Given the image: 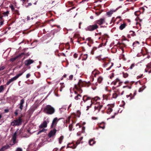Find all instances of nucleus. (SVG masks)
Returning <instances> with one entry per match:
<instances>
[{
	"label": "nucleus",
	"instance_id": "nucleus-1",
	"mask_svg": "<svg viewBox=\"0 0 151 151\" xmlns=\"http://www.w3.org/2000/svg\"><path fill=\"white\" fill-rule=\"evenodd\" d=\"M44 111L45 113L51 114L55 112V109L53 108L50 105H48L44 109Z\"/></svg>",
	"mask_w": 151,
	"mask_h": 151
},
{
	"label": "nucleus",
	"instance_id": "nucleus-2",
	"mask_svg": "<svg viewBox=\"0 0 151 151\" xmlns=\"http://www.w3.org/2000/svg\"><path fill=\"white\" fill-rule=\"evenodd\" d=\"M22 121L20 117L16 120H14L11 122V124L13 126H18L21 124Z\"/></svg>",
	"mask_w": 151,
	"mask_h": 151
},
{
	"label": "nucleus",
	"instance_id": "nucleus-3",
	"mask_svg": "<svg viewBox=\"0 0 151 151\" xmlns=\"http://www.w3.org/2000/svg\"><path fill=\"white\" fill-rule=\"evenodd\" d=\"M23 73H24V72H23L22 73H19V74L11 78V79H10L9 80V81H8L7 82V85H9L11 82L16 80L17 79L19 78V76H21Z\"/></svg>",
	"mask_w": 151,
	"mask_h": 151
},
{
	"label": "nucleus",
	"instance_id": "nucleus-4",
	"mask_svg": "<svg viewBox=\"0 0 151 151\" xmlns=\"http://www.w3.org/2000/svg\"><path fill=\"white\" fill-rule=\"evenodd\" d=\"M98 27V26L96 24H94L90 25L88 26L86 28V30L89 31H93Z\"/></svg>",
	"mask_w": 151,
	"mask_h": 151
},
{
	"label": "nucleus",
	"instance_id": "nucleus-5",
	"mask_svg": "<svg viewBox=\"0 0 151 151\" xmlns=\"http://www.w3.org/2000/svg\"><path fill=\"white\" fill-rule=\"evenodd\" d=\"M85 103V105L86 106L87 111L88 110L89 108L91 107L92 104V101L91 99H89L88 101L84 102Z\"/></svg>",
	"mask_w": 151,
	"mask_h": 151
},
{
	"label": "nucleus",
	"instance_id": "nucleus-6",
	"mask_svg": "<svg viewBox=\"0 0 151 151\" xmlns=\"http://www.w3.org/2000/svg\"><path fill=\"white\" fill-rule=\"evenodd\" d=\"M49 122V121L47 122L44 121L39 126V128H45L47 126V124Z\"/></svg>",
	"mask_w": 151,
	"mask_h": 151
},
{
	"label": "nucleus",
	"instance_id": "nucleus-7",
	"mask_svg": "<svg viewBox=\"0 0 151 151\" xmlns=\"http://www.w3.org/2000/svg\"><path fill=\"white\" fill-rule=\"evenodd\" d=\"M56 133V130L55 129H53L52 130H51L49 132L48 134V136L50 137H52L55 135Z\"/></svg>",
	"mask_w": 151,
	"mask_h": 151
},
{
	"label": "nucleus",
	"instance_id": "nucleus-8",
	"mask_svg": "<svg viewBox=\"0 0 151 151\" xmlns=\"http://www.w3.org/2000/svg\"><path fill=\"white\" fill-rule=\"evenodd\" d=\"M105 22V20L104 19H101L99 20L96 21V23L100 25L102 24Z\"/></svg>",
	"mask_w": 151,
	"mask_h": 151
},
{
	"label": "nucleus",
	"instance_id": "nucleus-9",
	"mask_svg": "<svg viewBox=\"0 0 151 151\" xmlns=\"http://www.w3.org/2000/svg\"><path fill=\"white\" fill-rule=\"evenodd\" d=\"M34 61L31 59H28L25 61L24 63L26 65H28L33 63Z\"/></svg>",
	"mask_w": 151,
	"mask_h": 151
},
{
	"label": "nucleus",
	"instance_id": "nucleus-10",
	"mask_svg": "<svg viewBox=\"0 0 151 151\" xmlns=\"http://www.w3.org/2000/svg\"><path fill=\"white\" fill-rule=\"evenodd\" d=\"M83 99L84 102H86L89 99H91V98L86 96H84L83 97Z\"/></svg>",
	"mask_w": 151,
	"mask_h": 151
},
{
	"label": "nucleus",
	"instance_id": "nucleus-11",
	"mask_svg": "<svg viewBox=\"0 0 151 151\" xmlns=\"http://www.w3.org/2000/svg\"><path fill=\"white\" fill-rule=\"evenodd\" d=\"M24 103V100L23 99H22L21 100L20 102V104H19V107L21 110H22V109L23 107V104Z\"/></svg>",
	"mask_w": 151,
	"mask_h": 151
},
{
	"label": "nucleus",
	"instance_id": "nucleus-12",
	"mask_svg": "<svg viewBox=\"0 0 151 151\" xmlns=\"http://www.w3.org/2000/svg\"><path fill=\"white\" fill-rule=\"evenodd\" d=\"M58 121V118L57 117L55 118L52 122V125L51 126V127H53V126L55 125L56 124V122Z\"/></svg>",
	"mask_w": 151,
	"mask_h": 151
},
{
	"label": "nucleus",
	"instance_id": "nucleus-13",
	"mask_svg": "<svg viewBox=\"0 0 151 151\" xmlns=\"http://www.w3.org/2000/svg\"><path fill=\"white\" fill-rule=\"evenodd\" d=\"M115 12V10H111L109 12H107L106 13V14L107 15L109 16H110L111 15V14Z\"/></svg>",
	"mask_w": 151,
	"mask_h": 151
},
{
	"label": "nucleus",
	"instance_id": "nucleus-14",
	"mask_svg": "<svg viewBox=\"0 0 151 151\" xmlns=\"http://www.w3.org/2000/svg\"><path fill=\"white\" fill-rule=\"evenodd\" d=\"M126 26V24L125 23L122 24L119 27V29L121 30L123 29Z\"/></svg>",
	"mask_w": 151,
	"mask_h": 151
},
{
	"label": "nucleus",
	"instance_id": "nucleus-15",
	"mask_svg": "<svg viewBox=\"0 0 151 151\" xmlns=\"http://www.w3.org/2000/svg\"><path fill=\"white\" fill-rule=\"evenodd\" d=\"M89 143L90 145H92L95 144V142L93 139H91L89 141Z\"/></svg>",
	"mask_w": 151,
	"mask_h": 151
},
{
	"label": "nucleus",
	"instance_id": "nucleus-16",
	"mask_svg": "<svg viewBox=\"0 0 151 151\" xmlns=\"http://www.w3.org/2000/svg\"><path fill=\"white\" fill-rule=\"evenodd\" d=\"M81 97V96L80 94H78L75 97V99L76 100L80 99Z\"/></svg>",
	"mask_w": 151,
	"mask_h": 151
},
{
	"label": "nucleus",
	"instance_id": "nucleus-17",
	"mask_svg": "<svg viewBox=\"0 0 151 151\" xmlns=\"http://www.w3.org/2000/svg\"><path fill=\"white\" fill-rule=\"evenodd\" d=\"M16 134H17L16 132H15L14 133V134L13 136V137H12V139H13V142L14 143H15V142L16 135Z\"/></svg>",
	"mask_w": 151,
	"mask_h": 151
},
{
	"label": "nucleus",
	"instance_id": "nucleus-18",
	"mask_svg": "<svg viewBox=\"0 0 151 151\" xmlns=\"http://www.w3.org/2000/svg\"><path fill=\"white\" fill-rule=\"evenodd\" d=\"M101 106H95L94 107V109L95 110H96L97 109H98V111H99L100 109L101 108Z\"/></svg>",
	"mask_w": 151,
	"mask_h": 151
},
{
	"label": "nucleus",
	"instance_id": "nucleus-19",
	"mask_svg": "<svg viewBox=\"0 0 151 151\" xmlns=\"http://www.w3.org/2000/svg\"><path fill=\"white\" fill-rule=\"evenodd\" d=\"M63 139V136H61L59 139V143L60 144H61L62 142V140Z\"/></svg>",
	"mask_w": 151,
	"mask_h": 151
},
{
	"label": "nucleus",
	"instance_id": "nucleus-20",
	"mask_svg": "<svg viewBox=\"0 0 151 151\" xmlns=\"http://www.w3.org/2000/svg\"><path fill=\"white\" fill-rule=\"evenodd\" d=\"M103 80V78L101 76H100L98 79V81L99 83H100Z\"/></svg>",
	"mask_w": 151,
	"mask_h": 151
},
{
	"label": "nucleus",
	"instance_id": "nucleus-21",
	"mask_svg": "<svg viewBox=\"0 0 151 151\" xmlns=\"http://www.w3.org/2000/svg\"><path fill=\"white\" fill-rule=\"evenodd\" d=\"M140 14V12L139 11H137L135 12L134 14L136 16L139 15Z\"/></svg>",
	"mask_w": 151,
	"mask_h": 151
},
{
	"label": "nucleus",
	"instance_id": "nucleus-22",
	"mask_svg": "<svg viewBox=\"0 0 151 151\" xmlns=\"http://www.w3.org/2000/svg\"><path fill=\"white\" fill-rule=\"evenodd\" d=\"M117 96V95L116 94V93H113L112 95V97L114 98H116Z\"/></svg>",
	"mask_w": 151,
	"mask_h": 151
},
{
	"label": "nucleus",
	"instance_id": "nucleus-23",
	"mask_svg": "<svg viewBox=\"0 0 151 151\" xmlns=\"http://www.w3.org/2000/svg\"><path fill=\"white\" fill-rule=\"evenodd\" d=\"M87 57L88 56L86 54L84 55H83V60H85L87 58Z\"/></svg>",
	"mask_w": 151,
	"mask_h": 151
},
{
	"label": "nucleus",
	"instance_id": "nucleus-24",
	"mask_svg": "<svg viewBox=\"0 0 151 151\" xmlns=\"http://www.w3.org/2000/svg\"><path fill=\"white\" fill-rule=\"evenodd\" d=\"M46 130V129H42V130H40L39 132H38V133H37V134H39V133H40L41 132H44Z\"/></svg>",
	"mask_w": 151,
	"mask_h": 151
},
{
	"label": "nucleus",
	"instance_id": "nucleus-25",
	"mask_svg": "<svg viewBox=\"0 0 151 151\" xmlns=\"http://www.w3.org/2000/svg\"><path fill=\"white\" fill-rule=\"evenodd\" d=\"M103 97L104 99L108 100L109 99L108 97H107L106 95L103 96Z\"/></svg>",
	"mask_w": 151,
	"mask_h": 151
},
{
	"label": "nucleus",
	"instance_id": "nucleus-26",
	"mask_svg": "<svg viewBox=\"0 0 151 151\" xmlns=\"http://www.w3.org/2000/svg\"><path fill=\"white\" fill-rule=\"evenodd\" d=\"M112 111V109L111 108H109L108 109L107 112L108 114H110V113Z\"/></svg>",
	"mask_w": 151,
	"mask_h": 151
},
{
	"label": "nucleus",
	"instance_id": "nucleus-27",
	"mask_svg": "<svg viewBox=\"0 0 151 151\" xmlns=\"http://www.w3.org/2000/svg\"><path fill=\"white\" fill-rule=\"evenodd\" d=\"M64 83H60V84L61 85V89L60 90V91H62V88H63L64 87V86L63 85Z\"/></svg>",
	"mask_w": 151,
	"mask_h": 151
},
{
	"label": "nucleus",
	"instance_id": "nucleus-28",
	"mask_svg": "<svg viewBox=\"0 0 151 151\" xmlns=\"http://www.w3.org/2000/svg\"><path fill=\"white\" fill-rule=\"evenodd\" d=\"M3 90V86H0V92H2Z\"/></svg>",
	"mask_w": 151,
	"mask_h": 151
},
{
	"label": "nucleus",
	"instance_id": "nucleus-29",
	"mask_svg": "<svg viewBox=\"0 0 151 151\" xmlns=\"http://www.w3.org/2000/svg\"><path fill=\"white\" fill-rule=\"evenodd\" d=\"M137 44H139V42L138 41H136V42H134L133 43V45H134V46H136L135 45Z\"/></svg>",
	"mask_w": 151,
	"mask_h": 151
},
{
	"label": "nucleus",
	"instance_id": "nucleus-30",
	"mask_svg": "<svg viewBox=\"0 0 151 151\" xmlns=\"http://www.w3.org/2000/svg\"><path fill=\"white\" fill-rule=\"evenodd\" d=\"M73 78V75H70L69 76V79L70 80H72Z\"/></svg>",
	"mask_w": 151,
	"mask_h": 151
},
{
	"label": "nucleus",
	"instance_id": "nucleus-31",
	"mask_svg": "<svg viewBox=\"0 0 151 151\" xmlns=\"http://www.w3.org/2000/svg\"><path fill=\"white\" fill-rule=\"evenodd\" d=\"M16 151H22V149L19 148H17Z\"/></svg>",
	"mask_w": 151,
	"mask_h": 151
},
{
	"label": "nucleus",
	"instance_id": "nucleus-32",
	"mask_svg": "<svg viewBox=\"0 0 151 151\" xmlns=\"http://www.w3.org/2000/svg\"><path fill=\"white\" fill-rule=\"evenodd\" d=\"M134 66V64H132L131 66H130V68L131 69H132L133 68Z\"/></svg>",
	"mask_w": 151,
	"mask_h": 151
},
{
	"label": "nucleus",
	"instance_id": "nucleus-33",
	"mask_svg": "<svg viewBox=\"0 0 151 151\" xmlns=\"http://www.w3.org/2000/svg\"><path fill=\"white\" fill-rule=\"evenodd\" d=\"M30 74L29 73H28L26 77L27 78H29L30 77Z\"/></svg>",
	"mask_w": 151,
	"mask_h": 151
},
{
	"label": "nucleus",
	"instance_id": "nucleus-34",
	"mask_svg": "<svg viewBox=\"0 0 151 151\" xmlns=\"http://www.w3.org/2000/svg\"><path fill=\"white\" fill-rule=\"evenodd\" d=\"M100 127L102 128L103 129H104L105 127V125H104L103 127L100 126Z\"/></svg>",
	"mask_w": 151,
	"mask_h": 151
},
{
	"label": "nucleus",
	"instance_id": "nucleus-35",
	"mask_svg": "<svg viewBox=\"0 0 151 151\" xmlns=\"http://www.w3.org/2000/svg\"><path fill=\"white\" fill-rule=\"evenodd\" d=\"M12 9L13 10L14 9L13 6L12 5H11L10 6Z\"/></svg>",
	"mask_w": 151,
	"mask_h": 151
},
{
	"label": "nucleus",
	"instance_id": "nucleus-36",
	"mask_svg": "<svg viewBox=\"0 0 151 151\" xmlns=\"http://www.w3.org/2000/svg\"><path fill=\"white\" fill-rule=\"evenodd\" d=\"M74 57L75 58H76L77 57V55L76 54H75L74 55Z\"/></svg>",
	"mask_w": 151,
	"mask_h": 151
},
{
	"label": "nucleus",
	"instance_id": "nucleus-37",
	"mask_svg": "<svg viewBox=\"0 0 151 151\" xmlns=\"http://www.w3.org/2000/svg\"><path fill=\"white\" fill-rule=\"evenodd\" d=\"M6 148H5V147H3L2 148V149L0 150V151H1V150H4Z\"/></svg>",
	"mask_w": 151,
	"mask_h": 151
},
{
	"label": "nucleus",
	"instance_id": "nucleus-38",
	"mask_svg": "<svg viewBox=\"0 0 151 151\" xmlns=\"http://www.w3.org/2000/svg\"><path fill=\"white\" fill-rule=\"evenodd\" d=\"M4 69V67H2L1 68H0V70H3Z\"/></svg>",
	"mask_w": 151,
	"mask_h": 151
},
{
	"label": "nucleus",
	"instance_id": "nucleus-39",
	"mask_svg": "<svg viewBox=\"0 0 151 151\" xmlns=\"http://www.w3.org/2000/svg\"><path fill=\"white\" fill-rule=\"evenodd\" d=\"M78 126L79 128H80L81 127V126L79 124H76V126L77 127Z\"/></svg>",
	"mask_w": 151,
	"mask_h": 151
},
{
	"label": "nucleus",
	"instance_id": "nucleus-40",
	"mask_svg": "<svg viewBox=\"0 0 151 151\" xmlns=\"http://www.w3.org/2000/svg\"><path fill=\"white\" fill-rule=\"evenodd\" d=\"M15 114L16 115H17V114H18V113H17V110H16V111H15Z\"/></svg>",
	"mask_w": 151,
	"mask_h": 151
},
{
	"label": "nucleus",
	"instance_id": "nucleus-41",
	"mask_svg": "<svg viewBox=\"0 0 151 151\" xmlns=\"http://www.w3.org/2000/svg\"><path fill=\"white\" fill-rule=\"evenodd\" d=\"M16 59V58H11V61H14V60L15 59Z\"/></svg>",
	"mask_w": 151,
	"mask_h": 151
},
{
	"label": "nucleus",
	"instance_id": "nucleus-42",
	"mask_svg": "<svg viewBox=\"0 0 151 151\" xmlns=\"http://www.w3.org/2000/svg\"><path fill=\"white\" fill-rule=\"evenodd\" d=\"M85 130V127H83L82 128V130H83V131H84Z\"/></svg>",
	"mask_w": 151,
	"mask_h": 151
},
{
	"label": "nucleus",
	"instance_id": "nucleus-43",
	"mask_svg": "<svg viewBox=\"0 0 151 151\" xmlns=\"http://www.w3.org/2000/svg\"><path fill=\"white\" fill-rule=\"evenodd\" d=\"M71 104H70V105L68 106V108H69L70 107H71Z\"/></svg>",
	"mask_w": 151,
	"mask_h": 151
},
{
	"label": "nucleus",
	"instance_id": "nucleus-44",
	"mask_svg": "<svg viewBox=\"0 0 151 151\" xmlns=\"http://www.w3.org/2000/svg\"><path fill=\"white\" fill-rule=\"evenodd\" d=\"M92 119H97V118H95V117H93Z\"/></svg>",
	"mask_w": 151,
	"mask_h": 151
},
{
	"label": "nucleus",
	"instance_id": "nucleus-45",
	"mask_svg": "<svg viewBox=\"0 0 151 151\" xmlns=\"http://www.w3.org/2000/svg\"><path fill=\"white\" fill-rule=\"evenodd\" d=\"M0 24H1V25H2L3 24V22H0Z\"/></svg>",
	"mask_w": 151,
	"mask_h": 151
},
{
	"label": "nucleus",
	"instance_id": "nucleus-46",
	"mask_svg": "<svg viewBox=\"0 0 151 151\" xmlns=\"http://www.w3.org/2000/svg\"><path fill=\"white\" fill-rule=\"evenodd\" d=\"M86 124V123L85 122H83L82 123V125H84Z\"/></svg>",
	"mask_w": 151,
	"mask_h": 151
},
{
	"label": "nucleus",
	"instance_id": "nucleus-47",
	"mask_svg": "<svg viewBox=\"0 0 151 151\" xmlns=\"http://www.w3.org/2000/svg\"><path fill=\"white\" fill-rule=\"evenodd\" d=\"M31 4H31V3H29L28 4V5H29V6H30V5H31Z\"/></svg>",
	"mask_w": 151,
	"mask_h": 151
},
{
	"label": "nucleus",
	"instance_id": "nucleus-48",
	"mask_svg": "<svg viewBox=\"0 0 151 151\" xmlns=\"http://www.w3.org/2000/svg\"><path fill=\"white\" fill-rule=\"evenodd\" d=\"M127 76V75L126 74V75H125H125H124V77H126Z\"/></svg>",
	"mask_w": 151,
	"mask_h": 151
},
{
	"label": "nucleus",
	"instance_id": "nucleus-49",
	"mask_svg": "<svg viewBox=\"0 0 151 151\" xmlns=\"http://www.w3.org/2000/svg\"><path fill=\"white\" fill-rule=\"evenodd\" d=\"M128 81H126L124 82V83H125V84H126L127 83H128Z\"/></svg>",
	"mask_w": 151,
	"mask_h": 151
},
{
	"label": "nucleus",
	"instance_id": "nucleus-50",
	"mask_svg": "<svg viewBox=\"0 0 151 151\" xmlns=\"http://www.w3.org/2000/svg\"><path fill=\"white\" fill-rule=\"evenodd\" d=\"M126 96H127V98H128L129 97V95H127Z\"/></svg>",
	"mask_w": 151,
	"mask_h": 151
},
{
	"label": "nucleus",
	"instance_id": "nucleus-51",
	"mask_svg": "<svg viewBox=\"0 0 151 151\" xmlns=\"http://www.w3.org/2000/svg\"><path fill=\"white\" fill-rule=\"evenodd\" d=\"M127 87V86H124L123 87V88H125V87Z\"/></svg>",
	"mask_w": 151,
	"mask_h": 151
},
{
	"label": "nucleus",
	"instance_id": "nucleus-52",
	"mask_svg": "<svg viewBox=\"0 0 151 151\" xmlns=\"http://www.w3.org/2000/svg\"><path fill=\"white\" fill-rule=\"evenodd\" d=\"M90 18H91V19H93V17H92V16H91V17H90Z\"/></svg>",
	"mask_w": 151,
	"mask_h": 151
},
{
	"label": "nucleus",
	"instance_id": "nucleus-53",
	"mask_svg": "<svg viewBox=\"0 0 151 151\" xmlns=\"http://www.w3.org/2000/svg\"><path fill=\"white\" fill-rule=\"evenodd\" d=\"M137 77H138V78H141V76H137Z\"/></svg>",
	"mask_w": 151,
	"mask_h": 151
},
{
	"label": "nucleus",
	"instance_id": "nucleus-54",
	"mask_svg": "<svg viewBox=\"0 0 151 151\" xmlns=\"http://www.w3.org/2000/svg\"><path fill=\"white\" fill-rule=\"evenodd\" d=\"M2 18V17H0V19H1Z\"/></svg>",
	"mask_w": 151,
	"mask_h": 151
},
{
	"label": "nucleus",
	"instance_id": "nucleus-55",
	"mask_svg": "<svg viewBox=\"0 0 151 151\" xmlns=\"http://www.w3.org/2000/svg\"><path fill=\"white\" fill-rule=\"evenodd\" d=\"M112 65H113V64L111 65V66L109 68V69H110L111 68V67L112 66Z\"/></svg>",
	"mask_w": 151,
	"mask_h": 151
},
{
	"label": "nucleus",
	"instance_id": "nucleus-56",
	"mask_svg": "<svg viewBox=\"0 0 151 151\" xmlns=\"http://www.w3.org/2000/svg\"><path fill=\"white\" fill-rule=\"evenodd\" d=\"M70 116H69L68 117V118L69 119H70Z\"/></svg>",
	"mask_w": 151,
	"mask_h": 151
},
{
	"label": "nucleus",
	"instance_id": "nucleus-57",
	"mask_svg": "<svg viewBox=\"0 0 151 151\" xmlns=\"http://www.w3.org/2000/svg\"><path fill=\"white\" fill-rule=\"evenodd\" d=\"M1 115H0V119L1 118Z\"/></svg>",
	"mask_w": 151,
	"mask_h": 151
},
{
	"label": "nucleus",
	"instance_id": "nucleus-58",
	"mask_svg": "<svg viewBox=\"0 0 151 151\" xmlns=\"http://www.w3.org/2000/svg\"><path fill=\"white\" fill-rule=\"evenodd\" d=\"M63 76H64V77H66V75H64Z\"/></svg>",
	"mask_w": 151,
	"mask_h": 151
},
{
	"label": "nucleus",
	"instance_id": "nucleus-59",
	"mask_svg": "<svg viewBox=\"0 0 151 151\" xmlns=\"http://www.w3.org/2000/svg\"><path fill=\"white\" fill-rule=\"evenodd\" d=\"M137 25V24H138V23H136Z\"/></svg>",
	"mask_w": 151,
	"mask_h": 151
},
{
	"label": "nucleus",
	"instance_id": "nucleus-60",
	"mask_svg": "<svg viewBox=\"0 0 151 151\" xmlns=\"http://www.w3.org/2000/svg\"><path fill=\"white\" fill-rule=\"evenodd\" d=\"M135 20H136V21H137V19H135Z\"/></svg>",
	"mask_w": 151,
	"mask_h": 151
},
{
	"label": "nucleus",
	"instance_id": "nucleus-61",
	"mask_svg": "<svg viewBox=\"0 0 151 151\" xmlns=\"http://www.w3.org/2000/svg\"><path fill=\"white\" fill-rule=\"evenodd\" d=\"M140 89H139V92H140Z\"/></svg>",
	"mask_w": 151,
	"mask_h": 151
},
{
	"label": "nucleus",
	"instance_id": "nucleus-62",
	"mask_svg": "<svg viewBox=\"0 0 151 151\" xmlns=\"http://www.w3.org/2000/svg\"><path fill=\"white\" fill-rule=\"evenodd\" d=\"M145 72H147V71L146 70H145Z\"/></svg>",
	"mask_w": 151,
	"mask_h": 151
},
{
	"label": "nucleus",
	"instance_id": "nucleus-63",
	"mask_svg": "<svg viewBox=\"0 0 151 151\" xmlns=\"http://www.w3.org/2000/svg\"><path fill=\"white\" fill-rule=\"evenodd\" d=\"M75 93H76V92H75Z\"/></svg>",
	"mask_w": 151,
	"mask_h": 151
},
{
	"label": "nucleus",
	"instance_id": "nucleus-64",
	"mask_svg": "<svg viewBox=\"0 0 151 151\" xmlns=\"http://www.w3.org/2000/svg\"><path fill=\"white\" fill-rule=\"evenodd\" d=\"M131 99H132L131 98H130V99L131 100Z\"/></svg>",
	"mask_w": 151,
	"mask_h": 151
}]
</instances>
